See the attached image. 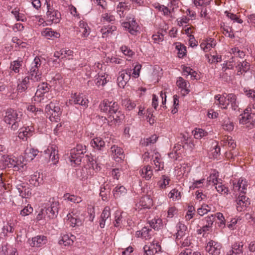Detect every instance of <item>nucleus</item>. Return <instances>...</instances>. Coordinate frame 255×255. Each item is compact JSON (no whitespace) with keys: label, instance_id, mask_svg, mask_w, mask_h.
<instances>
[{"label":"nucleus","instance_id":"1","mask_svg":"<svg viewBox=\"0 0 255 255\" xmlns=\"http://www.w3.org/2000/svg\"><path fill=\"white\" fill-rule=\"evenodd\" d=\"M100 110L107 114L108 117L105 118L109 125L112 126L120 123L124 117V115L119 110L118 104L110 102L108 100H103L99 105Z\"/></svg>","mask_w":255,"mask_h":255},{"label":"nucleus","instance_id":"2","mask_svg":"<svg viewBox=\"0 0 255 255\" xmlns=\"http://www.w3.org/2000/svg\"><path fill=\"white\" fill-rule=\"evenodd\" d=\"M86 152L85 146L81 144H77L76 147L72 149L70 152V157L69 158L71 162H73L76 165H79L81 163L82 160L84 161V153Z\"/></svg>","mask_w":255,"mask_h":255},{"label":"nucleus","instance_id":"3","mask_svg":"<svg viewBox=\"0 0 255 255\" xmlns=\"http://www.w3.org/2000/svg\"><path fill=\"white\" fill-rule=\"evenodd\" d=\"M20 119L16 111L10 109L6 112L4 121L9 125H11V128L15 130L21 126L20 124Z\"/></svg>","mask_w":255,"mask_h":255},{"label":"nucleus","instance_id":"4","mask_svg":"<svg viewBox=\"0 0 255 255\" xmlns=\"http://www.w3.org/2000/svg\"><path fill=\"white\" fill-rule=\"evenodd\" d=\"M219 104L222 106L223 109H227L231 105L232 109L236 110L238 107V102L237 101V97L234 94H224L221 98L218 99Z\"/></svg>","mask_w":255,"mask_h":255},{"label":"nucleus","instance_id":"5","mask_svg":"<svg viewBox=\"0 0 255 255\" xmlns=\"http://www.w3.org/2000/svg\"><path fill=\"white\" fill-rule=\"evenodd\" d=\"M51 205L50 207L42 209L41 212L42 215H46L49 218H54L57 216L59 209V203L57 201H54V199L52 200H50Z\"/></svg>","mask_w":255,"mask_h":255},{"label":"nucleus","instance_id":"6","mask_svg":"<svg viewBox=\"0 0 255 255\" xmlns=\"http://www.w3.org/2000/svg\"><path fill=\"white\" fill-rule=\"evenodd\" d=\"M45 112L47 115H50L49 119L51 121L57 122L59 120L61 112L59 107H55L53 104H49L46 106Z\"/></svg>","mask_w":255,"mask_h":255},{"label":"nucleus","instance_id":"7","mask_svg":"<svg viewBox=\"0 0 255 255\" xmlns=\"http://www.w3.org/2000/svg\"><path fill=\"white\" fill-rule=\"evenodd\" d=\"M47 11L46 13L47 21L51 23H58L61 19V13L57 10L51 7L50 4L47 3Z\"/></svg>","mask_w":255,"mask_h":255},{"label":"nucleus","instance_id":"8","mask_svg":"<svg viewBox=\"0 0 255 255\" xmlns=\"http://www.w3.org/2000/svg\"><path fill=\"white\" fill-rule=\"evenodd\" d=\"M58 151L57 147L52 145L48 146L47 149L44 150V154L49 157L53 165L56 164L59 161Z\"/></svg>","mask_w":255,"mask_h":255},{"label":"nucleus","instance_id":"9","mask_svg":"<svg viewBox=\"0 0 255 255\" xmlns=\"http://www.w3.org/2000/svg\"><path fill=\"white\" fill-rule=\"evenodd\" d=\"M131 71V69H128L123 70L119 73V76L117 78V82L120 87H125L130 78Z\"/></svg>","mask_w":255,"mask_h":255},{"label":"nucleus","instance_id":"10","mask_svg":"<svg viewBox=\"0 0 255 255\" xmlns=\"http://www.w3.org/2000/svg\"><path fill=\"white\" fill-rule=\"evenodd\" d=\"M0 161L3 164V167H13L15 168V170L18 171L20 170V168L19 167V164L17 163V162L14 159L9 157L8 155H1Z\"/></svg>","mask_w":255,"mask_h":255},{"label":"nucleus","instance_id":"11","mask_svg":"<svg viewBox=\"0 0 255 255\" xmlns=\"http://www.w3.org/2000/svg\"><path fill=\"white\" fill-rule=\"evenodd\" d=\"M88 100L86 98H84L80 94H77L75 93L71 96V99L69 100L68 102L66 103V104L68 106L74 103V104H78L86 107L88 106Z\"/></svg>","mask_w":255,"mask_h":255},{"label":"nucleus","instance_id":"12","mask_svg":"<svg viewBox=\"0 0 255 255\" xmlns=\"http://www.w3.org/2000/svg\"><path fill=\"white\" fill-rule=\"evenodd\" d=\"M110 208L108 206H106L101 215L100 221V226L101 228H104L106 223L109 224L111 222V213Z\"/></svg>","mask_w":255,"mask_h":255},{"label":"nucleus","instance_id":"13","mask_svg":"<svg viewBox=\"0 0 255 255\" xmlns=\"http://www.w3.org/2000/svg\"><path fill=\"white\" fill-rule=\"evenodd\" d=\"M220 244L213 240L209 241L206 247V251L214 255H218L220 253Z\"/></svg>","mask_w":255,"mask_h":255},{"label":"nucleus","instance_id":"14","mask_svg":"<svg viewBox=\"0 0 255 255\" xmlns=\"http://www.w3.org/2000/svg\"><path fill=\"white\" fill-rule=\"evenodd\" d=\"M111 191L110 186L105 182L103 186L101 187L100 195L103 201H106L109 198Z\"/></svg>","mask_w":255,"mask_h":255},{"label":"nucleus","instance_id":"15","mask_svg":"<svg viewBox=\"0 0 255 255\" xmlns=\"http://www.w3.org/2000/svg\"><path fill=\"white\" fill-rule=\"evenodd\" d=\"M123 24V26L128 28L129 32L132 35L135 34L137 31L138 25L135 20H132L130 22H124Z\"/></svg>","mask_w":255,"mask_h":255},{"label":"nucleus","instance_id":"16","mask_svg":"<svg viewBox=\"0 0 255 255\" xmlns=\"http://www.w3.org/2000/svg\"><path fill=\"white\" fill-rule=\"evenodd\" d=\"M35 67H31L28 72V77L33 82H37L41 78V73L39 71L35 70Z\"/></svg>","mask_w":255,"mask_h":255},{"label":"nucleus","instance_id":"17","mask_svg":"<svg viewBox=\"0 0 255 255\" xmlns=\"http://www.w3.org/2000/svg\"><path fill=\"white\" fill-rule=\"evenodd\" d=\"M39 153L37 149L34 148H27L24 152V158L26 160H32Z\"/></svg>","mask_w":255,"mask_h":255},{"label":"nucleus","instance_id":"18","mask_svg":"<svg viewBox=\"0 0 255 255\" xmlns=\"http://www.w3.org/2000/svg\"><path fill=\"white\" fill-rule=\"evenodd\" d=\"M139 205L143 209H149L152 206V200L148 196H144L141 198Z\"/></svg>","mask_w":255,"mask_h":255},{"label":"nucleus","instance_id":"19","mask_svg":"<svg viewBox=\"0 0 255 255\" xmlns=\"http://www.w3.org/2000/svg\"><path fill=\"white\" fill-rule=\"evenodd\" d=\"M140 173L146 180H149L153 175L151 167L148 165L144 166L140 170Z\"/></svg>","mask_w":255,"mask_h":255},{"label":"nucleus","instance_id":"20","mask_svg":"<svg viewBox=\"0 0 255 255\" xmlns=\"http://www.w3.org/2000/svg\"><path fill=\"white\" fill-rule=\"evenodd\" d=\"M91 144L94 148L101 150L105 146V142L101 137H96L91 140Z\"/></svg>","mask_w":255,"mask_h":255},{"label":"nucleus","instance_id":"21","mask_svg":"<svg viewBox=\"0 0 255 255\" xmlns=\"http://www.w3.org/2000/svg\"><path fill=\"white\" fill-rule=\"evenodd\" d=\"M84 161H86L88 162V166L90 168H91L94 170H99L100 167L93 157H90L86 155L85 157L84 158Z\"/></svg>","mask_w":255,"mask_h":255},{"label":"nucleus","instance_id":"22","mask_svg":"<svg viewBox=\"0 0 255 255\" xmlns=\"http://www.w3.org/2000/svg\"><path fill=\"white\" fill-rule=\"evenodd\" d=\"M127 189L123 186L116 187L113 190V195L115 198H120L126 195Z\"/></svg>","mask_w":255,"mask_h":255},{"label":"nucleus","instance_id":"23","mask_svg":"<svg viewBox=\"0 0 255 255\" xmlns=\"http://www.w3.org/2000/svg\"><path fill=\"white\" fill-rule=\"evenodd\" d=\"M177 232L176 234V238L177 240H179L185 235V232L187 230V227L184 224L179 222L177 224Z\"/></svg>","mask_w":255,"mask_h":255},{"label":"nucleus","instance_id":"24","mask_svg":"<svg viewBox=\"0 0 255 255\" xmlns=\"http://www.w3.org/2000/svg\"><path fill=\"white\" fill-rule=\"evenodd\" d=\"M42 178L40 177L39 173L36 172L31 175L29 182L31 184L37 187L42 183Z\"/></svg>","mask_w":255,"mask_h":255},{"label":"nucleus","instance_id":"25","mask_svg":"<svg viewBox=\"0 0 255 255\" xmlns=\"http://www.w3.org/2000/svg\"><path fill=\"white\" fill-rule=\"evenodd\" d=\"M46 237L42 236H37L33 238L31 245L33 247H40L41 245L45 243Z\"/></svg>","mask_w":255,"mask_h":255},{"label":"nucleus","instance_id":"26","mask_svg":"<svg viewBox=\"0 0 255 255\" xmlns=\"http://www.w3.org/2000/svg\"><path fill=\"white\" fill-rule=\"evenodd\" d=\"M237 204L240 206L247 207L250 204V200L245 195H240L237 199Z\"/></svg>","mask_w":255,"mask_h":255},{"label":"nucleus","instance_id":"27","mask_svg":"<svg viewBox=\"0 0 255 255\" xmlns=\"http://www.w3.org/2000/svg\"><path fill=\"white\" fill-rule=\"evenodd\" d=\"M65 200H68L74 203H79L82 201L81 198L74 195H70L69 193H66L64 195Z\"/></svg>","mask_w":255,"mask_h":255},{"label":"nucleus","instance_id":"28","mask_svg":"<svg viewBox=\"0 0 255 255\" xmlns=\"http://www.w3.org/2000/svg\"><path fill=\"white\" fill-rule=\"evenodd\" d=\"M38 89L37 90L36 94H39V96H41V94H45L48 92L49 88L47 83H42L41 85H38Z\"/></svg>","mask_w":255,"mask_h":255},{"label":"nucleus","instance_id":"29","mask_svg":"<svg viewBox=\"0 0 255 255\" xmlns=\"http://www.w3.org/2000/svg\"><path fill=\"white\" fill-rule=\"evenodd\" d=\"M116 26L114 25L110 26L108 25L107 27H104L101 29V32L103 34V37L107 36L109 34H112L113 31L116 30Z\"/></svg>","mask_w":255,"mask_h":255},{"label":"nucleus","instance_id":"30","mask_svg":"<svg viewBox=\"0 0 255 255\" xmlns=\"http://www.w3.org/2000/svg\"><path fill=\"white\" fill-rule=\"evenodd\" d=\"M30 131V130L29 128V127L21 128H20L19 132L18 133V137L22 139H23L25 137H29L31 135Z\"/></svg>","mask_w":255,"mask_h":255},{"label":"nucleus","instance_id":"31","mask_svg":"<svg viewBox=\"0 0 255 255\" xmlns=\"http://www.w3.org/2000/svg\"><path fill=\"white\" fill-rule=\"evenodd\" d=\"M22 61L15 60L11 62L10 69L13 71L15 73H18L19 68L21 66Z\"/></svg>","mask_w":255,"mask_h":255},{"label":"nucleus","instance_id":"32","mask_svg":"<svg viewBox=\"0 0 255 255\" xmlns=\"http://www.w3.org/2000/svg\"><path fill=\"white\" fill-rule=\"evenodd\" d=\"M177 85L178 87L182 90H185L186 94L188 93L189 91L187 89V82L182 77H179L177 81Z\"/></svg>","mask_w":255,"mask_h":255},{"label":"nucleus","instance_id":"33","mask_svg":"<svg viewBox=\"0 0 255 255\" xmlns=\"http://www.w3.org/2000/svg\"><path fill=\"white\" fill-rule=\"evenodd\" d=\"M59 243L60 245L63 244L65 246H69L72 245L73 241L72 239H70L68 235H65L62 239L59 241Z\"/></svg>","mask_w":255,"mask_h":255},{"label":"nucleus","instance_id":"34","mask_svg":"<svg viewBox=\"0 0 255 255\" xmlns=\"http://www.w3.org/2000/svg\"><path fill=\"white\" fill-rule=\"evenodd\" d=\"M250 115L246 111L244 113L241 114L239 117L240 123L243 125L248 124Z\"/></svg>","mask_w":255,"mask_h":255},{"label":"nucleus","instance_id":"35","mask_svg":"<svg viewBox=\"0 0 255 255\" xmlns=\"http://www.w3.org/2000/svg\"><path fill=\"white\" fill-rule=\"evenodd\" d=\"M207 135V132L201 128H196L194 134V137L196 139H200Z\"/></svg>","mask_w":255,"mask_h":255},{"label":"nucleus","instance_id":"36","mask_svg":"<svg viewBox=\"0 0 255 255\" xmlns=\"http://www.w3.org/2000/svg\"><path fill=\"white\" fill-rule=\"evenodd\" d=\"M178 50V54L179 58L183 57L186 53V48L183 45H178L176 47Z\"/></svg>","mask_w":255,"mask_h":255},{"label":"nucleus","instance_id":"37","mask_svg":"<svg viewBox=\"0 0 255 255\" xmlns=\"http://www.w3.org/2000/svg\"><path fill=\"white\" fill-rule=\"evenodd\" d=\"M151 231V229L143 227L142 230L139 232V234H140L141 237L145 239L146 240L150 238L149 232Z\"/></svg>","mask_w":255,"mask_h":255},{"label":"nucleus","instance_id":"38","mask_svg":"<svg viewBox=\"0 0 255 255\" xmlns=\"http://www.w3.org/2000/svg\"><path fill=\"white\" fill-rule=\"evenodd\" d=\"M225 13L226 14L227 16L230 18L231 19L233 20L234 21H236L239 23H242L243 21L238 17L236 14H234L232 13L229 12L227 11H226Z\"/></svg>","mask_w":255,"mask_h":255},{"label":"nucleus","instance_id":"39","mask_svg":"<svg viewBox=\"0 0 255 255\" xmlns=\"http://www.w3.org/2000/svg\"><path fill=\"white\" fill-rule=\"evenodd\" d=\"M168 196L170 198H173V200L178 199L181 197L180 192L176 189H174L170 192Z\"/></svg>","mask_w":255,"mask_h":255},{"label":"nucleus","instance_id":"40","mask_svg":"<svg viewBox=\"0 0 255 255\" xmlns=\"http://www.w3.org/2000/svg\"><path fill=\"white\" fill-rule=\"evenodd\" d=\"M123 104L126 108L129 111L132 110L136 106L135 104L130 100H125L123 102Z\"/></svg>","mask_w":255,"mask_h":255},{"label":"nucleus","instance_id":"41","mask_svg":"<svg viewBox=\"0 0 255 255\" xmlns=\"http://www.w3.org/2000/svg\"><path fill=\"white\" fill-rule=\"evenodd\" d=\"M247 127L252 128L255 127V114H251L249 116Z\"/></svg>","mask_w":255,"mask_h":255},{"label":"nucleus","instance_id":"42","mask_svg":"<svg viewBox=\"0 0 255 255\" xmlns=\"http://www.w3.org/2000/svg\"><path fill=\"white\" fill-rule=\"evenodd\" d=\"M216 189L217 191L222 194H227L228 192V189L225 187L224 185L221 184H219L216 185Z\"/></svg>","mask_w":255,"mask_h":255},{"label":"nucleus","instance_id":"43","mask_svg":"<svg viewBox=\"0 0 255 255\" xmlns=\"http://www.w3.org/2000/svg\"><path fill=\"white\" fill-rule=\"evenodd\" d=\"M243 247V245L242 244V243H236L233 245L232 249L236 251V254L238 255L243 253L242 250L240 249V248H242Z\"/></svg>","mask_w":255,"mask_h":255},{"label":"nucleus","instance_id":"44","mask_svg":"<svg viewBox=\"0 0 255 255\" xmlns=\"http://www.w3.org/2000/svg\"><path fill=\"white\" fill-rule=\"evenodd\" d=\"M238 67L240 69H242L243 71L244 72H246L250 69V65L246 61L243 62H240L238 65Z\"/></svg>","mask_w":255,"mask_h":255},{"label":"nucleus","instance_id":"45","mask_svg":"<svg viewBox=\"0 0 255 255\" xmlns=\"http://www.w3.org/2000/svg\"><path fill=\"white\" fill-rule=\"evenodd\" d=\"M111 149L112 152H114L115 154L117 155L118 157L120 155H122L124 153L122 148L116 145L112 146Z\"/></svg>","mask_w":255,"mask_h":255},{"label":"nucleus","instance_id":"46","mask_svg":"<svg viewBox=\"0 0 255 255\" xmlns=\"http://www.w3.org/2000/svg\"><path fill=\"white\" fill-rule=\"evenodd\" d=\"M33 211V208L31 206H26L23 209L21 210L20 215L23 216L28 215Z\"/></svg>","mask_w":255,"mask_h":255},{"label":"nucleus","instance_id":"47","mask_svg":"<svg viewBox=\"0 0 255 255\" xmlns=\"http://www.w3.org/2000/svg\"><path fill=\"white\" fill-rule=\"evenodd\" d=\"M157 138L158 137L156 135H152L150 137L146 138V141H145L142 144H143L144 145L147 146L149 144L154 143L156 141Z\"/></svg>","mask_w":255,"mask_h":255},{"label":"nucleus","instance_id":"48","mask_svg":"<svg viewBox=\"0 0 255 255\" xmlns=\"http://www.w3.org/2000/svg\"><path fill=\"white\" fill-rule=\"evenodd\" d=\"M31 194V189L29 187L26 186L23 190V192L20 194V196L23 198H27L30 196Z\"/></svg>","mask_w":255,"mask_h":255},{"label":"nucleus","instance_id":"49","mask_svg":"<svg viewBox=\"0 0 255 255\" xmlns=\"http://www.w3.org/2000/svg\"><path fill=\"white\" fill-rule=\"evenodd\" d=\"M67 217L68 218V220L69 221L71 226L74 227L75 225H77L79 222L77 219L73 217L70 214H68Z\"/></svg>","mask_w":255,"mask_h":255},{"label":"nucleus","instance_id":"50","mask_svg":"<svg viewBox=\"0 0 255 255\" xmlns=\"http://www.w3.org/2000/svg\"><path fill=\"white\" fill-rule=\"evenodd\" d=\"M223 128L227 131H232L234 129V125L232 123L228 122L227 123L225 122L222 125Z\"/></svg>","mask_w":255,"mask_h":255},{"label":"nucleus","instance_id":"51","mask_svg":"<svg viewBox=\"0 0 255 255\" xmlns=\"http://www.w3.org/2000/svg\"><path fill=\"white\" fill-rule=\"evenodd\" d=\"M207 181L210 184V182L213 183L214 185H217V177L216 174H211L207 179Z\"/></svg>","mask_w":255,"mask_h":255},{"label":"nucleus","instance_id":"52","mask_svg":"<svg viewBox=\"0 0 255 255\" xmlns=\"http://www.w3.org/2000/svg\"><path fill=\"white\" fill-rule=\"evenodd\" d=\"M97 85L99 86L100 85L104 86L105 85L107 82V80L106 78L104 77V76H99L98 78L97 79Z\"/></svg>","mask_w":255,"mask_h":255},{"label":"nucleus","instance_id":"53","mask_svg":"<svg viewBox=\"0 0 255 255\" xmlns=\"http://www.w3.org/2000/svg\"><path fill=\"white\" fill-rule=\"evenodd\" d=\"M173 101H174V109L172 110L171 112L173 114H174L176 113H177V108L179 105V100L178 99V97L177 95H174L173 96Z\"/></svg>","mask_w":255,"mask_h":255},{"label":"nucleus","instance_id":"54","mask_svg":"<svg viewBox=\"0 0 255 255\" xmlns=\"http://www.w3.org/2000/svg\"><path fill=\"white\" fill-rule=\"evenodd\" d=\"M140 65H136L135 66L133 71L132 73V75L133 77H138L139 75V71L141 69Z\"/></svg>","mask_w":255,"mask_h":255},{"label":"nucleus","instance_id":"55","mask_svg":"<svg viewBox=\"0 0 255 255\" xmlns=\"http://www.w3.org/2000/svg\"><path fill=\"white\" fill-rule=\"evenodd\" d=\"M143 249L146 255H154V251L153 249H151L150 247L145 245Z\"/></svg>","mask_w":255,"mask_h":255},{"label":"nucleus","instance_id":"56","mask_svg":"<svg viewBox=\"0 0 255 255\" xmlns=\"http://www.w3.org/2000/svg\"><path fill=\"white\" fill-rule=\"evenodd\" d=\"M122 50L124 54L131 56L133 54V52L130 49H128L127 46H122Z\"/></svg>","mask_w":255,"mask_h":255},{"label":"nucleus","instance_id":"57","mask_svg":"<svg viewBox=\"0 0 255 255\" xmlns=\"http://www.w3.org/2000/svg\"><path fill=\"white\" fill-rule=\"evenodd\" d=\"M152 38L155 42L162 41L163 39V35L162 34H154L152 35Z\"/></svg>","mask_w":255,"mask_h":255},{"label":"nucleus","instance_id":"58","mask_svg":"<svg viewBox=\"0 0 255 255\" xmlns=\"http://www.w3.org/2000/svg\"><path fill=\"white\" fill-rule=\"evenodd\" d=\"M209 211V209H206V208H204V206H202L201 208L198 209L197 210L198 214L200 216H203L204 214H207Z\"/></svg>","mask_w":255,"mask_h":255},{"label":"nucleus","instance_id":"59","mask_svg":"<svg viewBox=\"0 0 255 255\" xmlns=\"http://www.w3.org/2000/svg\"><path fill=\"white\" fill-rule=\"evenodd\" d=\"M215 216L213 215H212L210 216L207 217L205 218V221L206 222V225L211 226L215 220Z\"/></svg>","mask_w":255,"mask_h":255},{"label":"nucleus","instance_id":"60","mask_svg":"<svg viewBox=\"0 0 255 255\" xmlns=\"http://www.w3.org/2000/svg\"><path fill=\"white\" fill-rule=\"evenodd\" d=\"M60 55H64V57H65V55H67L68 56L72 55L73 53V52L71 50H66L64 49H61L60 50Z\"/></svg>","mask_w":255,"mask_h":255},{"label":"nucleus","instance_id":"61","mask_svg":"<svg viewBox=\"0 0 255 255\" xmlns=\"http://www.w3.org/2000/svg\"><path fill=\"white\" fill-rule=\"evenodd\" d=\"M189 43L191 47H194L197 45V41L195 40L193 35H189Z\"/></svg>","mask_w":255,"mask_h":255},{"label":"nucleus","instance_id":"62","mask_svg":"<svg viewBox=\"0 0 255 255\" xmlns=\"http://www.w3.org/2000/svg\"><path fill=\"white\" fill-rule=\"evenodd\" d=\"M34 66L32 67H35V70L38 71V68L41 65V61L39 57H36L34 59Z\"/></svg>","mask_w":255,"mask_h":255},{"label":"nucleus","instance_id":"63","mask_svg":"<svg viewBox=\"0 0 255 255\" xmlns=\"http://www.w3.org/2000/svg\"><path fill=\"white\" fill-rule=\"evenodd\" d=\"M103 18L108 22H111L115 20V17L113 15H109L108 13L104 14Z\"/></svg>","mask_w":255,"mask_h":255},{"label":"nucleus","instance_id":"64","mask_svg":"<svg viewBox=\"0 0 255 255\" xmlns=\"http://www.w3.org/2000/svg\"><path fill=\"white\" fill-rule=\"evenodd\" d=\"M162 179L163 180V184L161 185V187L164 188L166 187V186L169 184L170 179L168 178L165 175L162 176Z\"/></svg>","mask_w":255,"mask_h":255}]
</instances>
